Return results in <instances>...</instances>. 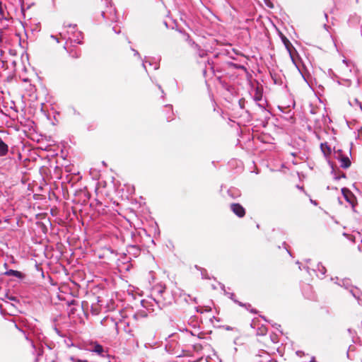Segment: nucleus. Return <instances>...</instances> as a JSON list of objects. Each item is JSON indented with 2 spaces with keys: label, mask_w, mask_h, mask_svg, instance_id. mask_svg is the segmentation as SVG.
I'll list each match as a JSON object with an SVG mask.
<instances>
[{
  "label": "nucleus",
  "mask_w": 362,
  "mask_h": 362,
  "mask_svg": "<svg viewBox=\"0 0 362 362\" xmlns=\"http://www.w3.org/2000/svg\"><path fill=\"white\" fill-rule=\"evenodd\" d=\"M336 158L339 160L340 162V166L342 168H348L351 165V160L349 158L343 154V152L341 150H339L335 153Z\"/></svg>",
  "instance_id": "nucleus-1"
},
{
  "label": "nucleus",
  "mask_w": 362,
  "mask_h": 362,
  "mask_svg": "<svg viewBox=\"0 0 362 362\" xmlns=\"http://www.w3.org/2000/svg\"><path fill=\"white\" fill-rule=\"evenodd\" d=\"M341 192L346 201L349 202L352 207H354L356 199L354 194L346 188H342Z\"/></svg>",
  "instance_id": "nucleus-2"
},
{
  "label": "nucleus",
  "mask_w": 362,
  "mask_h": 362,
  "mask_svg": "<svg viewBox=\"0 0 362 362\" xmlns=\"http://www.w3.org/2000/svg\"><path fill=\"white\" fill-rule=\"evenodd\" d=\"M230 209L239 218H243L245 215V209L238 203L231 204Z\"/></svg>",
  "instance_id": "nucleus-3"
},
{
  "label": "nucleus",
  "mask_w": 362,
  "mask_h": 362,
  "mask_svg": "<svg viewBox=\"0 0 362 362\" xmlns=\"http://www.w3.org/2000/svg\"><path fill=\"white\" fill-rule=\"evenodd\" d=\"M320 150L323 153L324 156L325 157V158L327 159V160L328 161V163H329L330 161L329 158L332 153L331 147L328 146L327 143H322L320 144Z\"/></svg>",
  "instance_id": "nucleus-4"
},
{
  "label": "nucleus",
  "mask_w": 362,
  "mask_h": 362,
  "mask_svg": "<svg viewBox=\"0 0 362 362\" xmlns=\"http://www.w3.org/2000/svg\"><path fill=\"white\" fill-rule=\"evenodd\" d=\"M282 40H283V42H284V44L285 45L286 49L289 52V54H290L291 59L293 60V59H294V52L296 51L295 48L293 47L292 44L290 42V41L286 37H282Z\"/></svg>",
  "instance_id": "nucleus-5"
},
{
  "label": "nucleus",
  "mask_w": 362,
  "mask_h": 362,
  "mask_svg": "<svg viewBox=\"0 0 362 362\" xmlns=\"http://www.w3.org/2000/svg\"><path fill=\"white\" fill-rule=\"evenodd\" d=\"M8 151V146L5 144L1 138H0V156L6 155Z\"/></svg>",
  "instance_id": "nucleus-6"
},
{
  "label": "nucleus",
  "mask_w": 362,
  "mask_h": 362,
  "mask_svg": "<svg viewBox=\"0 0 362 362\" xmlns=\"http://www.w3.org/2000/svg\"><path fill=\"white\" fill-rule=\"evenodd\" d=\"M5 274L8 276H16L19 279H22L24 276V275L21 272L16 271V270H13V269H10V270L6 272Z\"/></svg>",
  "instance_id": "nucleus-7"
},
{
  "label": "nucleus",
  "mask_w": 362,
  "mask_h": 362,
  "mask_svg": "<svg viewBox=\"0 0 362 362\" xmlns=\"http://www.w3.org/2000/svg\"><path fill=\"white\" fill-rule=\"evenodd\" d=\"M353 296L357 299L358 303L362 305V295L360 294L359 291L357 288L351 289L350 291Z\"/></svg>",
  "instance_id": "nucleus-8"
},
{
  "label": "nucleus",
  "mask_w": 362,
  "mask_h": 362,
  "mask_svg": "<svg viewBox=\"0 0 362 362\" xmlns=\"http://www.w3.org/2000/svg\"><path fill=\"white\" fill-rule=\"evenodd\" d=\"M91 351L97 353L99 355H102L104 350L103 346L99 344H95Z\"/></svg>",
  "instance_id": "nucleus-9"
},
{
  "label": "nucleus",
  "mask_w": 362,
  "mask_h": 362,
  "mask_svg": "<svg viewBox=\"0 0 362 362\" xmlns=\"http://www.w3.org/2000/svg\"><path fill=\"white\" fill-rule=\"evenodd\" d=\"M262 91L259 87H257L255 89V95H254V99L255 101H259L262 100Z\"/></svg>",
  "instance_id": "nucleus-10"
},
{
  "label": "nucleus",
  "mask_w": 362,
  "mask_h": 362,
  "mask_svg": "<svg viewBox=\"0 0 362 362\" xmlns=\"http://www.w3.org/2000/svg\"><path fill=\"white\" fill-rule=\"evenodd\" d=\"M267 332V329L264 326H262L257 330V334L264 335Z\"/></svg>",
  "instance_id": "nucleus-11"
},
{
  "label": "nucleus",
  "mask_w": 362,
  "mask_h": 362,
  "mask_svg": "<svg viewBox=\"0 0 362 362\" xmlns=\"http://www.w3.org/2000/svg\"><path fill=\"white\" fill-rule=\"evenodd\" d=\"M318 271H320L322 273V274L324 275L325 274V272H326V269L325 268V267H323L322 265L320 266L318 264Z\"/></svg>",
  "instance_id": "nucleus-12"
},
{
  "label": "nucleus",
  "mask_w": 362,
  "mask_h": 362,
  "mask_svg": "<svg viewBox=\"0 0 362 362\" xmlns=\"http://www.w3.org/2000/svg\"><path fill=\"white\" fill-rule=\"evenodd\" d=\"M324 123L325 124H328L331 122V119L329 117H324Z\"/></svg>",
  "instance_id": "nucleus-13"
},
{
  "label": "nucleus",
  "mask_w": 362,
  "mask_h": 362,
  "mask_svg": "<svg viewBox=\"0 0 362 362\" xmlns=\"http://www.w3.org/2000/svg\"><path fill=\"white\" fill-rule=\"evenodd\" d=\"M343 63L346 65V66L347 68H349L350 66V64H351L350 62H349L348 60L346 59H344L343 60Z\"/></svg>",
  "instance_id": "nucleus-14"
},
{
  "label": "nucleus",
  "mask_w": 362,
  "mask_h": 362,
  "mask_svg": "<svg viewBox=\"0 0 362 362\" xmlns=\"http://www.w3.org/2000/svg\"><path fill=\"white\" fill-rule=\"evenodd\" d=\"M0 14L2 17H5V15H4V11L1 7V4L0 3Z\"/></svg>",
  "instance_id": "nucleus-15"
},
{
  "label": "nucleus",
  "mask_w": 362,
  "mask_h": 362,
  "mask_svg": "<svg viewBox=\"0 0 362 362\" xmlns=\"http://www.w3.org/2000/svg\"><path fill=\"white\" fill-rule=\"evenodd\" d=\"M310 113L312 115H314L315 114V109L312 107H310Z\"/></svg>",
  "instance_id": "nucleus-16"
},
{
  "label": "nucleus",
  "mask_w": 362,
  "mask_h": 362,
  "mask_svg": "<svg viewBox=\"0 0 362 362\" xmlns=\"http://www.w3.org/2000/svg\"><path fill=\"white\" fill-rule=\"evenodd\" d=\"M76 301L75 300H72L70 302H68L69 305H75Z\"/></svg>",
  "instance_id": "nucleus-17"
},
{
  "label": "nucleus",
  "mask_w": 362,
  "mask_h": 362,
  "mask_svg": "<svg viewBox=\"0 0 362 362\" xmlns=\"http://www.w3.org/2000/svg\"><path fill=\"white\" fill-rule=\"evenodd\" d=\"M76 362H88V361H82V360L78 359V360H77Z\"/></svg>",
  "instance_id": "nucleus-18"
},
{
  "label": "nucleus",
  "mask_w": 362,
  "mask_h": 362,
  "mask_svg": "<svg viewBox=\"0 0 362 362\" xmlns=\"http://www.w3.org/2000/svg\"><path fill=\"white\" fill-rule=\"evenodd\" d=\"M310 362H315V359H314V358H313V359L310 361Z\"/></svg>",
  "instance_id": "nucleus-19"
},
{
  "label": "nucleus",
  "mask_w": 362,
  "mask_h": 362,
  "mask_svg": "<svg viewBox=\"0 0 362 362\" xmlns=\"http://www.w3.org/2000/svg\"><path fill=\"white\" fill-rule=\"evenodd\" d=\"M341 177H345V175L343 173V174L341 175Z\"/></svg>",
  "instance_id": "nucleus-20"
},
{
  "label": "nucleus",
  "mask_w": 362,
  "mask_h": 362,
  "mask_svg": "<svg viewBox=\"0 0 362 362\" xmlns=\"http://www.w3.org/2000/svg\"><path fill=\"white\" fill-rule=\"evenodd\" d=\"M346 285H347V286H348V285H349V281H346Z\"/></svg>",
  "instance_id": "nucleus-21"
}]
</instances>
